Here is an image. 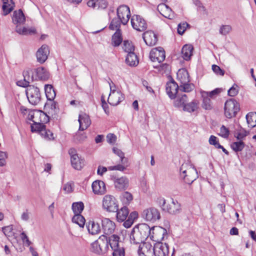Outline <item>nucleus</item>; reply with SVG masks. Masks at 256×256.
<instances>
[{"instance_id":"f257e3e1","label":"nucleus","mask_w":256,"mask_h":256,"mask_svg":"<svg viewBox=\"0 0 256 256\" xmlns=\"http://www.w3.org/2000/svg\"><path fill=\"white\" fill-rule=\"evenodd\" d=\"M150 232V228L147 224H141L135 226L130 233V238L131 244H140V256H142L140 252L142 251V256H144V252L148 250H144V247L147 248L150 246L149 244L144 243L149 236Z\"/></svg>"},{"instance_id":"f03ea898","label":"nucleus","mask_w":256,"mask_h":256,"mask_svg":"<svg viewBox=\"0 0 256 256\" xmlns=\"http://www.w3.org/2000/svg\"><path fill=\"white\" fill-rule=\"evenodd\" d=\"M30 70H24V80L18 81L17 84L22 87H27L26 94L29 102L33 105H36L40 101V94L38 88L29 86L30 81L33 80L32 76H30Z\"/></svg>"},{"instance_id":"7ed1b4c3","label":"nucleus","mask_w":256,"mask_h":256,"mask_svg":"<svg viewBox=\"0 0 256 256\" xmlns=\"http://www.w3.org/2000/svg\"><path fill=\"white\" fill-rule=\"evenodd\" d=\"M28 118L34 122L31 125V130L32 132H37L38 130L43 127L44 123L49 120L48 116L44 112L38 110H30Z\"/></svg>"},{"instance_id":"20e7f679","label":"nucleus","mask_w":256,"mask_h":256,"mask_svg":"<svg viewBox=\"0 0 256 256\" xmlns=\"http://www.w3.org/2000/svg\"><path fill=\"white\" fill-rule=\"evenodd\" d=\"M157 202L163 211L172 214L178 213L181 210L180 204L173 198L166 202L164 198L160 197L157 200Z\"/></svg>"},{"instance_id":"39448f33","label":"nucleus","mask_w":256,"mask_h":256,"mask_svg":"<svg viewBox=\"0 0 256 256\" xmlns=\"http://www.w3.org/2000/svg\"><path fill=\"white\" fill-rule=\"evenodd\" d=\"M176 79L180 83V90L185 92H190L192 88L190 82V76L185 68L180 69L176 74Z\"/></svg>"},{"instance_id":"423d86ee","label":"nucleus","mask_w":256,"mask_h":256,"mask_svg":"<svg viewBox=\"0 0 256 256\" xmlns=\"http://www.w3.org/2000/svg\"><path fill=\"white\" fill-rule=\"evenodd\" d=\"M107 236L102 235L91 244V250L96 254H103L108 250Z\"/></svg>"},{"instance_id":"0eeeda50","label":"nucleus","mask_w":256,"mask_h":256,"mask_svg":"<svg viewBox=\"0 0 256 256\" xmlns=\"http://www.w3.org/2000/svg\"><path fill=\"white\" fill-rule=\"evenodd\" d=\"M118 202L112 195L106 194L102 199V208L108 212H115L118 210Z\"/></svg>"},{"instance_id":"6e6552de","label":"nucleus","mask_w":256,"mask_h":256,"mask_svg":"<svg viewBox=\"0 0 256 256\" xmlns=\"http://www.w3.org/2000/svg\"><path fill=\"white\" fill-rule=\"evenodd\" d=\"M239 110V106L237 102L231 98L226 101L224 104V115L230 118L234 116Z\"/></svg>"},{"instance_id":"1a4fd4ad","label":"nucleus","mask_w":256,"mask_h":256,"mask_svg":"<svg viewBox=\"0 0 256 256\" xmlns=\"http://www.w3.org/2000/svg\"><path fill=\"white\" fill-rule=\"evenodd\" d=\"M142 216L146 220L152 222H154L160 218L159 210L154 207L144 209L142 214Z\"/></svg>"},{"instance_id":"9d476101","label":"nucleus","mask_w":256,"mask_h":256,"mask_svg":"<svg viewBox=\"0 0 256 256\" xmlns=\"http://www.w3.org/2000/svg\"><path fill=\"white\" fill-rule=\"evenodd\" d=\"M149 236L150 239L157 242H160L164 238L165 234L167 233L166 230L158 226H154L150 228Z\"/></svg>"},{"instance_id":"9b49d317","label":"nucleus","mask_w":256,"mask_h":256,"mask_svg":"<svg viewBox=\"0 0 256 256\" xmlns=\"http://www.w3.org/2000/svg\"><path fill=\"white\" fill-rule=\"evenodd\" d=\"M110 89L108 101L112 106H117L124 100V96L120 90L113 88L111 86Z\"/></svg>"},{"instance_id":"f8f14e48","label":"nucleus","mask_w":256,"mask_h":256,"mask_svg":"<svg viewBox=\"0 0 256 256\" xmlns=\"http://www.w3.org/2000/svg\"><path fill=\"white\" fill-rule=\"evenodd\" d=\"M132 27L137 31L143 32L147 28L146 20L139 15H134L130 20Z\"/></svg>"},{"instance_id":"ddd939ff","label":"nucleus","mask_w":256,"mask_h":256,"mask_svg":"<svg viewBox=\"0 0 256 256\" xmlns=\"http://www.w3.org/2000/svg\"><path fill=\"white\" fill-rule=\"evenodd\" d=\"M117 16L122 24L124 25L126 24L130 16V8L126 5L120 6L117 8Z\"/></svg>"},{"instance_id":"4468645a","label":"nucleus","mask_w":256,"mask_h":256,"mask_svg":"<svg viewBox=\"0 0 256 256\" xmlns=\"http://www.w3.org/2000/svg\"><path fill=\"white\" fill-rule=\"evenodd\" d=\"M179 86L174 80L170 76V80L166 86V90L167 94L171 99H174L178 92Z\"/></svg>"},{"instance_id":"2eb2a0df","label":"nucleus","mask_w":256,"mask_h":256,"mask_svg":"<svg viewBox=\"0 0 256 256\" xmlns=\"http://www.w3.org/2000/svg\"><path fill=\"white\" fill-rule=\"evenodd\" d=\"M165 52L162 48H153L150 52V58L154 62H161L165 59Z\"/></svg>"},{"instance_id":"dca6fc26","label":"nucleus","mask_w":256,"mask_h":256,"mask_svg":"<svg viewBox=\"0 0 256 256\" xmlns=\"http://www.w3.org/2000/svg\"><path fill=\"white\" fill-rule=\"evenodd\" d=\"M188 96L186 94H182L178 96L174 101V106L176 107L183 106L184 110L191 112L192 111V106L190 103L186 104Z\"/></svg>"},{"instance_id":"f3484780","label":"nucleus","mask_w":256,"mask_h":256,"mask_svg":"<svg viewBox=\"0 0 256 256\" xmlns=\"http://www.w3.org/2000/svg\"><path fill=\"white\" fill-rule=\"evenodd\" d=\"M153 250L154 256H167L169 253L168 246L166 243H156Z\"/></svg>"},{"instance_id":"a211bd4d","label":"nucleus","mask_w":256,"mask_h":256,"mask_svg":"<svg viewBox=\"0 0 256 256\" xmlns=\"http://www.w3.org/2000/svg\"><path fill=\"white\" fill-rule=\"evenodd\" d=\"M50 54L48 47L46 44L42 45L36 52L37 61L40 64L44 63Z\"/></svg>"},{"instance_id":"6ab92c4d","label":"nucleus","mask_w":256,"mask_h":256,"mask_svg":"<svg viewBox=\"0 0 256 256\" xmlns=\"http://www.w3.org/2000/svg\"><path fill=\"white\" fill-rule=\"evenodd\" d=\"M92 192L95 194L103 195L106 192V188L104 182L100 180L94 181L92 184Z\"/></svg>"},{"instance_id":"aec40b11","label":"nucleus","mask_w":256,"mask_h":256,"mask_svg":"<svg viewBox=\"0 0 256 256\" xmlns=\"http://www.w3.org/2000/svg\"><path fill=\"white\" fill-rule=\"evenodd\" d=\"M158 10L164 17L170 20H172L175 18V15L172 10L164 3L159 4L157 7Z\"/></svg>"},{"instance_id":"412c9836","label":"nucleus","mask_w":256,"mask_h":256,"mask_svg":"<svg viewBox=\"0 0 256 256\" xmlns=\"http://www.w3.org/2000/svg\"><path fill=\"white\" fill-rule=\"evenodd\" d=\"M102 228L106 234H110L114 232L115 228V223L108 218H104L102 220Z\"/></svg>"},{"instance_id":"4be33fe9","label":"nucleus","mask_w":256,"mask_h":256,"mask_svg":"<svg viewBox=\"0 0 256 256\" xmlns=\"http://www.w3.org/2000/svg\"><path fill=\"white\" fill-rule=\"evenodd\" d=\"M78 121L80 124L79 130L82 131L86 130L91 124L89 116L85 113L79 114Z\"/></svg>"},{"instance_id":"5701e85b","label":"nucleus","mask_w":256,"mask_h":256,"mask_svg":"<svg viewBox=\"0 0 256 256\" xmlns=\"http://www.w3.org/2000/svg\"><path fill=\"white\" fill-rule=\"evenodd\" d=\"M143 39L146 44L150 46L155 45L158 40L156 35L151 30L146 31L143 34Z\"/></svg>"},{"instance_id":"b1692460","label":"nucleus","mask_w":256,"mask_h":256,"mask_svg":"<svg viewBox=\"0 0 256 256\" xmlns=\"http://www.w3.org/2000/svg\"><path fill=\"white\" fill-rule=\"evenodd\" d=\"M86 228L89 234L92 235L98 234L100 232V226L98 222L94 220H90L86 224Z\"/></svg>"},{"instance_id":"393cba45","label":"nucleus","mask_w":256,"mask_h":256,"mask_svg":"<svg viewBox=\"0 0 256 256\" xmlns=\"http://www.w3.org/2000/svg\"><path fill=\"white\" fill-rule=\"evenodd\" d=\"M88 7L93 9H104L108 6V3L104 0H89L87 2Z\"/></svg>"},{"instance_id":"a878e982","label":"nucleus","mask_w":256,"mask_h":256,"mask_svg":"<svg viewBox=\"0 0 256 256\" xmlns=\"http://www.w3.org/2000/svg\"><path fill=\"white\" fill-rule=\"evenodd\" d=\"M12 22L16 26H20L25 22V16L20 10H16L14 12L12 16Z\"/></svg>"},{"instance_id":"bb28decb","label":"nucleus","mask_w":256,"mask_h":256,"mask_svg":"<svg viewBox=\"0 0 256 256\" xmlns=\"http://www.w3.org/2000/svg\"><path fill=\"white\" fill-rule=\"evenodd\" d=\"M116 212V220L119 222H124L129 214L128 209L126 206H122L120 209L118 208Z\"/></svg>"},{"instance_id":"cd10ccee","label":"nucleus","mask_w":256,"mask_h":256,"mask_svg":"<svg viewBox=\"0 0 256 256\" xmlns=\"http://www.w3.org/2000/svg\"><path fill=\"white\" fill-rule=\"evenodd\" d=\"M115 187L119 190H124L128 186V180L125 176L116 178L114 180Z\"/></svg>"},{"instance_id":"c85d7f7f","label":"nucleus","mask_w":256,"mask_h":256,"mask_svg":"<svg viewBox=\"0 0 256 256\" xmlns=\"http://www.w3.org/2000/svg\"><path fill=\"white\" fill-rule=\"evenodd\" d=\"M16 31L19 34L23 36L34 34L36 32V30L34 28L22 27L18 25L16 26Z\"/></svg>"},{"instance_id":"c756f323","label":"nucleus","mask_w":256,"mask_h":256,"mask_svg":"<svg viewBox=\"0 0 256 256\" xmlns=\"http://www.w3.org/2000/svg\"><path fill=\"white\" fill-rule=\"evenodd\" d=\"M38 78L42 80H46L48 79L50 73L44 68L41 66L34 70Z\"/></svg>"},{"instance_id":"7c9ffc66","label":"nucleus","mask_w":256,"mask_h":256,"mask_svg":"<svg viewBox=\"0 0 256 256\" xmlns=\"http://www.w3.org/2000/svg\"><path fill=\"white\" fill-rule=\"evenodd\" d=\"M2 9L3 14L6 16L13 10L14 7V4L12 0H2Z\"/></svg>"},{"instance_id":"2f4dec72","label":"nucleus","mask_w":256,"mask_h":256,"mask_svg":"<svg viewBox=\"0 0 256 256\" xmlns=\"http://www.w3.org/2000/svg\"><path fill=\"white\" fill-rule=\"evenodd\" d=\"M70 161L72 166L77 170H80L84 165V160L78 156H73Z\"/></svg>"},{"instance_id":"473e14b6","label":"nucleus","mask_w":256,"mask_h":256,"mask_svg":"<svg viewBox=\"0 0 256 256\" xmlns=\"http://www.w3.org/2000/svg\"><path fill=\"white\" fill-rule=\"evenodd\" d=\"M108 239V246L110 245L112 250L121 247L120 244L119 237L116 234H112Z\"/></svg>"},{"instance_id":"72a5a7b5","label":"nucleus","mask_w":256,"mask_h":256,"mask_svg":"<svg viewBox=\"0 0 256 256\" xmlns=\"http://www.w3.org/2000/svg\"><path fill=\"white\" fill-rule=\"evenodd\" d=\"M182 56L184 60H190L192 56V46L190 44L184 45L182 50Z\"/></svg>"},{"instance_id":"f704fd0d","label":"nucleus","mask_w":256,"mask_h":256,"mask_svg":"<svg viewBox=\"0 0 256 256\" xmlns=\"http://www.w3.org/2000/svg\"><path fill=\"white\" fill-rule=\"evenodd\" d=\"M203 98L202 108L205 110H210L212 108L211 100L208 98V92H204L202 93Z\"/></svg>"},{"instance_id":"c9c22d12","label":"nucleus","mask_w":256,"mask_h":256,"mask_svg":"<svg viewBox=\"0 0 256 256\" xmlns=\"http://www.w3.org/2000/svg\"><path fill=\"white\" fill-rule=\"evenodd\" d=\"M246 119L249 127L252 128L256 126V112L248 113L246 116Z\"/></svg>"},{"instance_id":"e433bc0d","label":"nucleus","mask_w":256,"mask_h":256,"mask_svg":"<svg viewBox=\"0 0 256 256\" xmlns=\"http://www.w3.org/2000/svg\"><path fill=\"white\" fill-rule=\"evenodd\" d=\"M193 4L195 6L196 10L199 15L202 16L206 14V10L200 0H193Z\"/></svg>"},{"instance_id":"4c0bfd02","label":"nucleus","mask_w":256,"mask_h":256,"mask_svg":"<svg viewBox=\"0 0 256 256\" xmlns=\"http://www.w3.org/2000/svg\"><path fill=\"white\" fill-rule=\"evenodd\" d=\"M126 61L130 66H136L138 63L137 56L134 52L128 54Z\"/></svg>"},{"instance_id":"58836bf2","label":"nucleus","mask_w":256,"mask_h":256,"mask_svg":"<svg viewBox=\"0 0 256 256\" xmlns=\"http://www.w3.org/2000/svg\"><path fill=\"white\" fill-rule=\"evenodd\" d=\"M72 222L78 224L80 227L84 228L86 220L84 218L81 214H75L72 217Z\"/></svg>"},{"instance_id":"ea45409f","label":"nucleus","mask_w":256,"mask_h":256,"mask_svg":"<svg viewBox=\"0 0 256 256\" xmlns=\"http://www.w3.org/2000/svg\"><path fill=\"white\" fill-rule=\"evenodd\" d=\"M36 132L40 134L44 138L49 140L54 139L53 134L50 130L46 129L45 125H44L42 128H40Z\"/></svg>"},{"instance_id":"a19ab883","label":"nucleus","mask_w":256,"mask_h":256,"mask_svg":"<svg viewBox=\"0 0 256 256\" xmlns=\"http://www.w3.org/2000/svg\"><path fill=\"white\" fill-rule=\"evenodd\" d=\"M45 92L46 98L49 100H53L56 96L54 90L52 85L47 84L45 86Z\"/></svg>"},{"instance_id":"79ce46f5","label":"nucleus","mask_w":256,"mask_h":256,"mask_svg":"<svg viewBox=\"0 0 256 256\" xmlns=\"http://www.w3.org/2000/svg\"><path fill=\"white\" fill-rule=\"evenodd\" d=\"M84 208V204L82 202H76L72 204V210L75 214H80Z\"/></svg>"},{"instance_id":"37998d69","label":"nucleus","mask_w":256,"mask_h":256,"mask_svg":"<svg viewBox=\"0 0 256 256\" xmlns=\"http://www.w3.org/2000/svg\"><path fill=\"white\" fill-rule=\"evenodd\" d=\"M120 30L116 31L112 37V44L114 46H118L122 42Z\"/></svg>"},{"instance_id":"c03bdc74","label":"nucleus","mask_w":256,"mask_h":256,"mask_svg":"<svg viewBox=\"0 0 256 256\" xmlns=\"http://www.w3.org/2000/svg\"><path fill=\"white\" fill-rule=\"evenodd\" d=\"M244 146L245 144L244 142L242 140H239L232 142L230 146L235 152H238L242 151L244 149Z\"/></svg>"},{"instance_id":"a18cd8bd","label":"nucleus","mask_w":256,"mask_h":256,"mask_svg":"<svg viewBox=\"0 0 256 256\" xmlns=\"http://www.w3.org/2000/svg\"><path fill=\"white\" fill-rule=\"evenodd\" d=\"M184 165L182 166L180 171H181V176L183 178V180L184 182L188 185H190L192 184V180H191L190 175L188 176L186 174L187 170H184Z\"/></svg>"},{"instance_id":"49530a36","label":"nucleus","mask_w":256,"mask_h":256,"mask_svg":"<svg viewBox=\"0 0 256 256\" xmlns=\"http://www.w3.org/2000/svg\"><path fill=\"white\" fill-rule=\"evenodd\" d=\"M122 24L120 20L118 18H114L110 25V28L112 30H116V31L120 30V28Z\"/></svg>"},{"instance_id":"de8ad7c7","label":"nucleus","mask_w":256,"mask_h":256,"mask_svg":"<svg viewBox=\"0 0 256 256\" xmlns=\"http://www.w3.org/2000/svg\"><path fill=\"white\" fill-rule=\"evenodd\" d=\"M121 199L123 203L129 204L132 200L133 197L130 193L128 192H125L122 194Z\"/></svg>"},{"instance_id":"09e8293b","label":"nucleus","mask_w":256,"mask_h":256,"mask_svg":"<svg viewBox=\"0 0 256 256\" xmlns=\"http://www.w3.org/2000/svg\"><path fill=\"white\" fill-rule=\"evenodd\" d=\"M122 48L126 52H128V54L132 52L134 50V47L133 45L131 42L128 41H124Z\"/></svg>"},{"instance_id":"8fccbe9b","label":"nucleus","mask_w":256,"mask_h":256,"mask_svg":"<svg viewBox=\"0 0 256 256\" xmlns=\"http://www.w3.org/2000/svg\"><path fill=\"white\" fill-rule=\"evenodd\" d=\"M218 134L224 138H227L230 134L229 130L222 125L220 128Z\"/></svg>"},{"instance_id":"3c124183","label":"nucleus","mask_w":256,"mask_h":256,"mask_svg":"<svg viewBox=\"0 0 256 256\" xmlns=\"http://www.w3.org/2000/svg\"><path fill=\"white\" fill-rule=\"evenodd\" d=\"M112 256H124V250L122 246L112 249Z\"/></svg>"},{"instance_id":"603ef678","label":"nucleus","mask_w":256,"mask_h":256,"mask_svg":"<svg viewBox=\"0 0 256 256\" xmlns=\"http://www.w3.org/2000/svg\"><path fill=\"white\" fill-rule=\"evenodd\" d=\"M128 166V165L124 166L122 164H119L116 166H108V170H119L123 172L126 169V168Z\"/></svg>"},{"instance_id":"864d4df0","label":"nucleus","mask_w":256,"mask_h":256,"mask_svg":"<svg viewBox=\"0 0 256 256\" xmlns=\"http://www.w3.org/2000/svg\"><path fill=\"white\" fill-rule=\"evenodd\" d=\"M232 28L229 25L222 26L220 29V33L222 35H226L231 30Z\"/></svg>"},{"instance_id":"5fc2aeb1","label":"nucleus","mask_w":256,"mask_h":256,"mask_svg":"<svg viewBox=\"0 0 256 256\" xmlns=\"http://www.w3.org/2000/svg\"><path fill=\"white\" fill-rule=\"evenodd\" d=\"M86 138V134H84V133H83L82 134H80L78 133L74 137V140L76 142H82Z\"/></svg>"},{"instance_id":"6e6d98bb","label":"nucleus","mask_w":256,"mask_h":256,"mask_svg":"<svg viewBox=\"0 0 256 256\" xmlns=\"http://www.w3.org/2000/svg\"><path fill=\"white\" fill-rule=\"evenodd\" d=\"M248 132L242 128L236 133V137L238 140H240L245 138L248 135Z\"/></svg>"},{"instance_id":"4d7b16f0","label":"nucleus","mask_w":256,"mask_h":256,"mask_svg":"<svg viewBox=\"0 0 256 256\" xmlns=\"http://www.w3.org/2000/svg\"><path fill=\"white\" fill-rule=\"evenodd\" d=\"M238 85L234 84L232 88L228 90V94L230 96H234L238 94Z\"/></svg>"},{"instance_id":"13d9d810","label":"nucleus","mask_w":256,"mask_h":256,"mask_svg":"<svg viewBox=\"0 0 256 256\" xmlns=\"http://www.w3.org/2000/svg\"><path fill=\"white\" fill-rule=\"evenodd\" d=\"M188 26V24L186 22L180 23L178 25V34L182 35V34L185 30H186V28Z\"/></svg>"},{"instance_id":"bf43d9fd","label":"nucleus","mask_w":256,"mask_h":256,"mask_svg":"<svg viewBox=\"0 0 256 256\" xmlns=\"http://www.w3.org/2000/svg\"><path fill=\"white\" fill-rule=\"evenodd\" d=\"M212 70L217 75L222 76L224 74V71L222 70L220 66L216 64L212 66Z\"/></svg>"},{"instance_id":"052dcab7","label":"nucleus","mask_w":256,"mask_h":256,"mask_svg":"<svg viewBox=\"0 0 256 256\" xmlns=\"http://www.w3.org/2000/svg\"><path fill=\"white\" fill-rule=\"evenodd\" d=\"M13 228L12 226H8L2 228V232L4 234L8 236H10L13 234Z\"/></svg>"},{"instance_id":"680f3d73","label":"nucleus","mask_w":256,"mask_h":256,"mask_svg":"<svg viewBox=\"0 0 256 256\" xmlns=\"http://www.w3.org/2000/svg\"><path fill=\"white\" fill-rule=\"evenodd\" d=\"M208 142L210 144L214 145L216 148H218V146L220 145L218 140V138L212 135L210 136Z\"/></svg>"},{"instance_id":"e2e57ef3","label":"nucleus","mask_w":256,"mask_h":256,"mask_svg":"<svg viewBox=\"0 0 256 256\" xmlns=\"http://www.w3.org/2000/svg\"><path fill=\"white\" fill-rule=\"evenodd\" d=\"M63 190L66 192V193H70L72 192L73 190V186L72 183L71 182H68L64 184L63 186Z\"/></svg>"},{"instance_id":"0e129e2a","label":"nucleus","mask_w":256,"mask_h":256,"mask_svg":"<svg viewBox=\"0 0 256 256\" xmlns=\"http://www.w3.org/2000/svg\"><path fill=\"white\" fill-rule=\"evenodd\" d=\"M107 142L110 144H114L116 140V136L112 134H109L106 136Z\"/></svg>"},{"instance_id":"69168bd1","label":"nucleus","mask_w":256,"mask_h":256,"mask_svg":"<svg viewBox=\"0 0 256 256\" xmlns=\"http://www.w3.org/2000/svg\"><path fill=\"white\" fill-rule=\"evenodd\" d=\"M112 151L116 154L120 158V159H122V160H124V154L121 150L116 148H112Z\"/></svg>"},{"instance_id":"338daca9","label":"nucleus","mask_w":256,"mask_h":256,"mask_svg":"<svg viewBox=\"0 0 256 256\" xmlns=\"http://www.w3.org/2000/svg\"><path fill=\"white\" fill-rule=\"evenodd\" d=\"M108 170V168L100 166H98L97 170V174L102 176L104 174V173L106 172Z\"/></svg>"},{"instance_id":"774afa93","label":"nucleus","mask_w":256,"mask_h":256,"mask_svg":"<svg viewBox=\"0 0 256 256\" xmlns=\"http://www.w3.org/2000/svg\"><path fill=\"white\" fill-rule=\"evenodd\" d=\"M138 218V213L134 211V212H132L130 213L128 217V218L130 220H132V221L133 222H134V221L137 219Z\"/></svg>"}]
</instances>
